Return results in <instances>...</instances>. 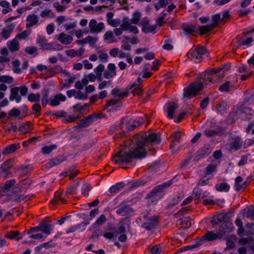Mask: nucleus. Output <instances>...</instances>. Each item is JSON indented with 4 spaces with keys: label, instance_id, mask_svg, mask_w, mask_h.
<instances>
[{
    "label": "nucleus",
    "instance_id": "f257e3e1",
    "mask_svg": "<svg viewBox=\"0 0 254 254\" xmlns=\"http://www.w3.org/2000/svg\"><path fill=\"white\" fill-rule=\"evenodd\" d=\"M160 142V135L155 133L145 132L138 134L132 140L125 143L126 147H128L129 150L124 151L122 149L113 156L112 161L116 164L120 165L129 163L134 159L145 157L146 153L145 147Z\"/></svg>",
    "mask_w": 254,
    "mask_h": 254
},
{
    "label": "nucleus",
    "instance_id": "f03ea898",
    "mask_svg": "<svg viewBox=\"0 0 254 254\" xmlns=\"http://www.w3.org/2000/svg\"><path fill=\"white\" fill-rule=\"evenodd\" d=\"M141 13L138 11H135L132 14V17L129 19L127 17H124L123 19V29L125 31L129 30L130 32L136 34L139 30L136 26L131 25V24H136L141 18Z\"/></svg>",
    "mask_w": 254,
    "mask_h": 254
},
{
    "label": "nucleus",
    "instance_id": "7ed1b4c3",
    "mask_svg": "<svg viewBox=\"0 0 254 254\" xmlns=\"http://www.w3.org/2000/svg\"><path fill=\"white\" fill-rule=\"evenodd\" d=\"M175 178L172 179L168 182L164 183L163 184L155 187L147 195V197L151 199L152 202H154V200H157L163 196V190L169 187L172 183Z\"/></svg>",
    "mask_w": 254,
    "mask_h": 254
},
{
    "label": "nucleus",
    "instance_id": "20e7f679",
    "mask_svg": "<svg viewBox=\"0 0 254 254\" xmlns=\"http://www.w3.org/2000/svg\"><path fill=\"white\" fill-rule=\"evenodd\" d=\"M118 215L125 217H130L134 214V210L127 200L122 201L117 207L116 211Z\"/></svg>",
    "mask_w": 254,
    "mask_h": 254
},
{
    "label": "nucleus",
    "instance_id": "39448f33",
    "mask_svg": "<svg viewBox=\"0 0 254 254\" xmlns=\"http://www.w3.org/2000/svg\"><path fill=\"white\" fill-rule=\"evenodd\" d=\"M204 85L201 81L195 82L190 84L188 88L184 91V95L187 97L195 96Z\"/></svg>",
    "mask_w": 254,
    "mask_h": 254
},
{
    "label": "nucleus",
    "instance_id": "423d86ee",
    "mask_svg": "<svg viewBox=\"0 0 254 254\" xmlns=\"http://www.w3.org/2000/svg\"><path fill=\"white\" fill-rule=\"evenodd\" d=\"M101 118V114L94 113L81 120L75 127L77 128L86 127L92 124L96 120L100 119Z\"/></svg>",
    "mask_w": 254,
    "mask_h": 254
},
{
    "label": "nucleus",
    "instance_id": "0eeeda50",
    "mask_svg": "<svg viewBox=\"0 0 254 254\" xmlns=\"http://www.w3.org/2000/svg\"><path fill=\"white\" fill-rule=\"evenodd\" d=\"M237 113L239 114L244 120H250L254 115V111L249 108L241 106L238 108V110L237 112L234 110L232 111L230 113L229 116L234 117L235 115Z\"/></svg>",
    "mask_w": 254,
    "mask_h": 254
},
{
    "label": "nucleus",
    "instance_id": "6e6552de",
    "mask_svg": "<svg viewBox=\"0 0 254 254\" xmlns=\"http://www.w3.org/2000/svg\"><path fill=\"white\" fill-rule=\"evenodd\" d=\"M242 144L243 141L240 136L230 134L229 138V150H238L241 148Z\"/></svg>",
    "mask_w": 254,
    "mask_h": 254
},
{
    "label": "nucleus",
    "instance_id": "1a4fd4ad",
    "mask_svg": "<svg viewBox=\"0 0 254 254\" xmlns=\"http://www.w3.org/2000/svg\"><path fill=\"white\" fill-rule=\"evenodd\" d=\"M218 73L219 71H216L214 69L206 70L200 74L199 78L200 80L199 81H201L204 85H207L209 83L212 82V76Z\"/></svg>",
    "mask_w": 254,
    "mask_h": 254
},
{
    "label": "nucleus",
    "instance_id": "9d476101",
    "mask_svg": "<svg viewBox=\"0 0 254 254\" xmlns=\"http://www.w3.org/2000/svg\"><path fill=\"white\" fill-rule=\"evenodd\" d=\"M158 224V218L156 216H153L147 219L141 225V227L145 230L150 231L156 228Z\"/></svg>",
    "mask_w": 254,
    "mask_h": 254
},
{
    "label": "nucleus",
    "instance_id": "9b49d317",
    "mask_svg": "<svg viewBox=\"0 0 254 254\" xmlns=\"http://www.w3.org/2000/svg\"><path fill=\"white\" fill-rule=\"evenodd\" d=\"M89 27L91 33H98L105 28V25L103 22L98 24L95 19H92L89 22Z\"/></svg>",
    "mask_w": 254,
    "mask_h": 254
},
{
    "label": "nucleus",
    "instance_id": "f8f14e48",
    "mask_svg": "<svg viewBox=\"0 0 254 254\" xmlns=\"http://www.w3.org/2000/svg\"><path fill=\"white\" fill-rule=\"evenodd\" d=\"M230 107V104L228 101H221L216 104V112L217 114L224 115L227 113Z\"/></svg>",
    "mask_w": 254,
    "mask_h": 254
},
{
    "label": "nucleus",
    "instance_id": "ddd939ff",
    "mask_svg": "<svg viewBox=\"0 0 254 254\" xmlns=\"http://www.w3.org/2000/svg\"><path fill=\"white\" fill-rule=\"evenodd\" d=\"M233 224L230 220H225L223 223L220 226L219 230V234L222 236L226 232H230L232 230Z\"/></svg>",
    "mask_w": 254,
    "mask_h": 254
},
{
    "label": "nucleus",
    "instance_id": "4468645a",
    "mask_svg": "<svg viewBox=\"0 0 254 254\" xmlns=\"http://www.w3.org/2000/svg\"><path fill=\"white\" fill-rule=\"evenodd\" d=\"M19 87H15L11 89L9 98L11 101H15V102L17 103L20 102L22 98L19 94Z\"/></svg>",
    "mask_w": 254,
    "mask_h": 254
},
{
    "label": "nucleus",
    "instance_id": "2eb2a0df",
    "mask_svg": "<svg viewBox=\"0 0 254 254\" xmlns=\"http://www.w3.org/2000/svg\"><path fill=\"white\" fill-rule=\"evenodd\" d=\"M41 231L43 233L49 235L50 234L54 228L53 224L50 221L45 220L41 222Z\"/></svg>",
    "mask_w": 254,
    "mask_h": 254
},
{
    "label": "nucleus",
    "instance_id": "dca6fc26",
    "mask_svg": "<svg viewBox=\"0 0 254 254\" xmlns=\"http://www.w3.org/2000/svg\"><path fill=\"white\" fill-rule=\"evenodd\" d=\"M66 100V97L62 93H58L51 98L49 101V104L52 106H56L60 104V101L64 102Z\"/></svg>",
    "mask_w": 254,
    "mask_h": 254
},
{
    "label": "nucleus",
    "instance_id": "f3484780",
    "mask_svg": "<svg viewBox=\"0 0 254 254\" xmlns=\"http://www.w3.org/2000/svg\"><path fill=\"white\" fill-rule=\"evenodd\" d=\"M222 236L219 234L214 233L213 231H209L204 235L200 240V241H212L216 240L218 238H221Z\"/></svg>",
    "mask_w": 254,
    "mask_h": 254
},
{
    "label": "nucleus",
    "instance_id": "a211bd4d",
    "mask_svg": "<svg viewBox=\"0 0 254 254\" xmlns=\"http://www.w3.org/2000/svg\"><path fill=\"white\" fill-rule=\"evenodd\" d=\"M224 131L225 128L223 127H220L217 128L216 130H214L205 129L204 131V134L208 137H210L217 135H222L224 133Z\"/></svg>",
    "mask_w": 254,
    "mask_h": 254
},
{
    "label": "nucleus",
    "instance_id": "6ab92c4d",
    "mask_svg": "<svg viewBox=\"0 0 254 254\" xmlns=\"http://www.w3.org/2000/svg\"><path fill=\"white\" fill-rule=\"evenodd\" d=\"M212 148L209 144H206L203 147L199 149L196 154L197 156L199 157V158H203L206 156H208L211 152Z\"/></svg>",
    "mask_w": 254,
    "mask_h": 254
},
{
    "label": "nucleus",
    "instance_id": "aec40b11",
    "mask_svg": "<svg viewBox=\"0 0 254 254\" xmlns=\"http://www.w3.org/2000/svg\"><path fill=\"white\" fill-rule=\"evenodd\" d=\"M65 52L66 56L71 58H74L75 57H80L84 54L85 52V49L80 48L77 50L70 49L66 50Z\"/></svg>",
    "mask_w": 254,
    "mask_h": 254
},
{
    "label": "nucleus",
    "instance_id": "412c9836",
    "mask_svg": "<svg viewBox=\"0 0 254 254\" xmlns=\"http://www.w3.org/2000/svg\"><path fill=\"white\" fill-rule=\"evenodd\" d=\"M36 42L37 44L43 49L49 50L51 48V43H47V40L45 37L38 35Z\"/></svg>",
    "mask_w": 254,
    "mask_h": 254
},
{
    "label": "nucleus",
    "instance_id": "4be33fe9",
    "mask_svg": "<svg viewBox=\"0 0 254 254\" xmlns=\"http://www.w3.org/2000/svg\"><path fill=\"white\" fill-rule=\"evenodd\" d=\"M167 112V117L170 119L173 118V114L175 110L178 108L177 104L171 102L166 104Z\"/></svg>",
    "mask_w": 254,
    "mask_h": 254
},
{
    "label": "nucleus",
    "instance_id": "5701e85b",
    "mask_svg": "<svg viewBox=\"0 0 254 254\" xmlns=\"http://www.w3.org/2000/svg\"><path fill=\"white\" fill-rule=\"evenodd\" d=\"M196 53L197 52L195 51L190 50L188 52L187 55L192 61L196 63H199L201 62L202 57L200 55L196 54Z\"/></svg>",
    "mask_w": 254,
    "mask_h": 254
},
{
    "label": "nucleus",
    "instance_id": "b1692460",
    "mask_svg": "<svg viewBox=\"0 0 254 254\" xmlns=\"http://www.w3.org/2000/svg\"><path fill=\"white\" fill-rule=\"evenodd\" d=\"M58 39L62 44L68 45L71 43L73 38L72 36L62 32L59 34Z\"/></svg>",
    "mask_w": 254,
    "mask_h": 254
},
{
    "label": "nucleus",
    "instance_id": "393cba45",
    "mask_svg": "<svg viewBox=\"0 0 254 254\" xmlns=\"http://www.w3.org/2000/svg\"><path fill=\"white\" fill-rule=\"evenodd\" d=\"M19 144H11L6 146L2 151L1 153L4 155H7L14 152L20 148Z\"/></svg>",
    "mask_w": 254,
    "mask_h": 254
},
{
    "label": "nucleus",
    "instance_id": "a878e982",
    "mask_svg": "<svg viewBox=\"0 0 254 254\" xmlns=\"http://www.w3.org/2000/svg\"><path fill=\"white\" fill-rule=\"evenodd\" d=\"M26 20V27L29 28L37 24L38 18L35 14H29L27 16Z\"/></svg>",
    "mask_w": 254,
    "mask_h": 254
},
{
    "label": "nucleus",
    "instance_id": "bb28decb",
    "mask_svg": "<svg viewBox=\"0 0 254 254\" xmlns=\"http://www.w3.org/2000/svg\"><path fill=\"white\" fill-rule=\"evenodd\" d=\"M7 45L8 49L11 52H15L19 50V42L15 38L10 42H8Z\"/></svg>",
    "mask_w": 254,
    "mask_h": 254
},
{
    "label": "nucleus",
    "instance_id": "cd10ccee",
    "mask_svg": "<svg viewBox=\"0 0 254 254\" xmlns=\"http://www.w3.org/2000/svg\"><path fill=\"white\" fill-rule=\"evenodd\" d=\"M15 25L11 24L6 27L4 28L1 32V36L4 39H7L12 33Z\"/></svg>",
    "mask_w": 254,
    "mask_h": 254
},
{
    "label": "nucleus",
    "instance_id": "c85d7f7f",
    "mask_svg": "<svg viewBox=\"0 0 254 254\" xmlns=\"http://www.w3.org/2000/svg\"><path fill=\"white\" fill-rule=\"evenodd\" d=\"M217 24L216 23H212L209 24L199 27V33L200 35H203L205 33L209 32L213 28H215Z\"/></svg>",
    "mask_w": 254,
    "mask_h": 254
},
{
    "label": "nucleus",
    "instance_id": "c756f323",
    "mask_svg": "<svg viewBox=\"0 0 254 254\" xmlns=\"http://www.w3.org/2000/svg\"><path fill=\"white\" fill-rule=\"evenodd\" d=\"M65 160V157L63 155H59L52 159L49 163V167L58 165Z\"/></svg>",
    "mask_w": 254,
    "mask_h": 254
},
{
    "label": "nucleus",
    "instance_id": "7c9ffc66",
    "mask_svg": "<svg viewBox=\"0 0 254 254\" xmlns=\"http://www.w3.org/2000/svg\"><path fill=\"white\" fill-rule=\"evenodd\" d=\"M177 224L179 225L186 224V228H189L192 225L191 220L190 217H184L177 220Z\"/></svg>",
    "mask_w": 254,
    "mask_h": 254
},
{
    "label": "nucleus",
    "instance_id": "2f4dec72",
    "mask_svg": "<svg viewBox=\"0 0 254 254\" xmlns=\"http://www.w3.org/2000/svg\"><path fill=\"white\" fill-rule=\"evenodd\" d=\"M120 128L123 130V131H127L132 130V127L131 124L128 123L126 121V119H122L121 124L119 127Z\"/></svg>",
    "mask_w": 254,
    "mask_h": 254
},
{
    "label": "nucleus",
    "instance_id": "473e14b6",
    "mask_svg": "<svg viewBox=\"0 0 254 254\" xmlns=\"http://www.w3.org/2000/svg\"><path fill=\"white\" fill-rule=\"evenodd\" d=\"M226 216V214H219L213 218L211 220V223L214 225H217L222 222H224V221H225Z\"/></svg>",
    "mask_w": 254,
    "mask_h": 254
},
{
    "label": "nucleus",
    "instance_id": "72a5a7b5",
    "mask_svg": "<svg viewBox=\"0 0 254 254\" xmlns=\"http://www.w3.org/2000/svg\"><path fill=\"white\" fill-rule=\"evenodd\" d=\"M106 221V217L105 215H101L96 221L95 222L93 223L91 227L93 228H97L100 226L102 225Z\"/></svg>",
    "mask_w": 254,
    "mask_h": 254
},
{
    "label": "nucleus",
    "instance_id": "f704fd0d",
    "mask_svg": "<svg viewBox=\"0 0 254 254\" xmlns=\"http://www.w3.org/2000/svg\"><path fill=\"white\" fill-rule=\"evenodd\" d=\"M49 91L47 89L43 90L42 93L41 102L43 107H45L47 103H49Z\"/></svg>",
    "mask_w": 254,
    "mask_h": 254
},
{
    "label": "nucleus",
    "instance_id": "c9c22d12",
    "mask_svg": "<svg viewBox=\"0 0 254 254\" xmlns=\"http://www.w3.org/2000/svg\"><path fill=\"white\" fill-rule=\"evenodd\" d=\"M124 186V183L123 182L118 183L116 184L111 186L109 191L111 193H116L119 192V191L123 188Z\"/></svg>",
    "mask_w": 254,
    "mask_h": 254
},
{
    "label": "nucleus",
    "instance_id": "e433bc0d",
    "mask_svg": "<svg viewBox=\"0 0 254 254\" xmlns=\"http://www.w3.org/2000/svg\"><path fill=\"white\" fill-rule=\"evenodd\" d=\"M183 29L186 35H192L195 30V27L192 25L185 24L183 25Z\"/></svg>",
    "mask_w": 254,
    "mask_h": 254
},
{
    "label": "nucleus",
    "instance_id": "4c0bfd02",
    "mask_svg": "<svg viewBox=\"0 0 254 254\" xmlns=\"http://www.w3.org/2000/svg\"><path fill=\"white\" fill-rule=\"evenodd\" d=\"M113 95L118 96L120 98H123L128 95L127 91L121 92L120 89L117 87L114 88L111 92Z\"/></svg>",
    "mask_w": 254,
    "mask_h": 254
},
{
    "label": "nucleus",
    "instance_id": "58836bf2",
    "mask_svg": "<svg viewBox=\"0 0 254 254\" xmlns=\"http://www.w3.org/2000/svg\"><path fill=\"white\" fill-rule=\"evenodd\" d=\"M181 133L180 131H176L173 134H172L171 136V138L173 139V142L171 145V148L172 149V151L174 148L175 147V142H178L181 138Z\"/></svg>",
    "mask_w": 254,
    "mask_h": 254
},
{
    "label": "nucleus",
    "instance_id": "ea45409f",
    "mask_svg": "<svg viewBox=\"0 0 254 254\" xmlns=\"http://www.w3.org/2000/svg\"><path fill=\"white\" fill-rule=\"evenodd\" d=\"M6 238L18 241L22 239V236L17 231H11L6 235Z\"/></svg>",
    "mask_w": 254,
    "mask_h": 254
},
{
    "label": "nucleus",
    "instance_id": "a19ab883",
    "mask_svg": "<svg viewBox=\"0 0 254 254\" xmlns=\"http://www.w3.org/2000/svg\"><path fill=\"white\" fill-rule=\"evenodd\" d=\"M104 69H105V66L102 64H99L94 69V71L96 74L98 79L100 81L101 80V77L102 75V72L104 70Z\"/></svg>",
    "mask_w": 254,
    "mask_h": 254
},
{
    "label": "nucleus",
    "instance_id": "79ce46f5",
    "mask_svg": "<svg viewBox=\"0 0 254 254\" xmlns=\"http://www.w3.org/2000/svg\"><path fill=\"white\" fill-rule=\"evenodd\" d=\"M15 183L16 181L14 179L7 181L3 186V192L9 191Z\"/></svg>",
    "mask_w": 254,
    "mask_h": 254
},
{
    "label": "nucleus",
    "instance_id": "37998d69",
    "mask_svg": "<svg viewBox=\"0 0 254 254\" xmlns=\"http://www.w3.org/2000/svg\"><path fill=\"white\" fill-rule=\"evenodd\" d=\"M57 145L52 144L49 146H45L42 148V152L45 155L50 154L54 149L57 148Z\"/></svg>",
    "mask_w": 254,
    "mask_h": 254
},
{
    "label": "nucleus",
    "instance_id": "c03bdc74",
    "mask_svg": "<svg viewBox=\"0 0 254 254\" xmlns=\"http://www.w3.org/2000/svg\"><path fill=\"white\" fill-rule=\"evenodd\" d=\"M31 31L30 30H24L20 33L17 34L15 37L16 39L20 40H25L31 34Z\"/></svg>",
    "mask_w": 254,
    "mask_h": 254
},
{
    "label": "nucleus",
    "instance_id": "a18cd8bd",
    "mask_svg": "<svg viewBox=\"0 0 254 254\" xmlns=\"http://www.w3.org/2000/svg\"><path fill=\"white\" fill-rule=\"evenodd\" d=\"M12 65L13 66L12 70L15 73H21V69L19 67L20 65V62L18 60H15L12 62Z\"/></svg>",
    "mask_w": 254,
    "mask_h": 254
},
{
    "label": "nucleus",
    "instance_id": "49530a36",
    "mask_svg": "<svg viewBox=\"0 0 254 254\" xmlns=\"http://www.w3.org/2000/svg\"><path fill=\"white\" fill-rule=\"evenodd\" d=\"M97 142V140L96 138L90 139L88 142L85 143L83 145L82 150L84 151L89 149L92 146L94 145Z\"/></svg>",
    "mask_w": 254,
    "mask_h": 254
},
{
    "label": "nucleus",
    "instance_id": "de8ad7c7",
    "mask_svg": "<svg viewBox=\"0 0 254 254\" xmlns=\"http://www.w3.org/2000/svg\"><path fill=\"white\" fill-rule=\"evenodd\" d=\"M215 188L218 191H228L230 189V186L227 183H222L216 185Z\"/></svg>",
    "mask_w": 254,
    "mask_h": 254
},
{
    "label": "nucleus",
    "instance_id": "09e8293b",
    "mask_svg": "<svg viewBox=\"0 0 254 254\" xmlns=\"http://www.w3.org/2000/svg\"><path fill=\"white\" fill-rule=\"evenodd\" d=\"M27 98L28 100L31 102H38L40 101V95L39 93H30Z\"/></svg>",
    "mask_w": 254,
    "mask_h": 254
},
{
    "label": "nucleus",
    "instance_id": "8fccbe9b",
    "mask_svg": "<svg viewBox=\"0 0 254 254\" xmlns=\"http://www.w3.org/2000/svg\"><path fill=\"white\" fill-rule=\"evenodd\" d=\"M13 81V77L9 75H0V82L10 84L12 83Z\"/></svg>",
    "mask_w": 254,
    "mask_h": 254
},
{
    "label": "nucleus",
    "instance_id": "3c124183",
    "mask_svg": "<svg viewBox=\"0 0 254 254\" xmlns=\"http://www.w3.org/2000/svg\"><path fill=\"white\" fill-rule=\"evenodd\" d=\"M246 217L252 221H254V206L251 205L246 211Z\"/></svg>",
    "mask_w": 254,
    "mask_h": 254
},
{
    "label": "nucleus",
    "instance_id": "603ef678",
    "mask_svg": "<svg viewBox=\"0 0 254 254\" xmlns=\"http://www.w3.org/2000/svg\"><path fill=\"white\" fill-rule=\"evenodd\" d=\"M183 198V196L181 195V194H179L178 195H177L176 197H174L173 200H172V202L170 203L168 205V207L169 208H170V207H174V206H175L176 204H178L180 201Z\"/></svg>",
    "mask_w": 254,
    "mask_h": 254
},
{
    "label": "nucleus",
    "instance_id": "864d4df0",
    "mask_svg": "<svg viewBox=\"0 0 254 254\" xmlns=\"http://www.w3.org/2000/svg\"><path fill=\"white\" fill-rule=\"evenodd\" d=\"M117 104H118L117 107L120 108L122 105L120 103H119L118 100L114 98V99H111L110 100H109L108 101L107 106H113L112 108V109L116 110L118 109H116V107H115L114 106H115Z\"/></svg>",
    "mask_w": 254,
    "mask_h": 254
},
{
    "label": "nucleus",
    "instance_id": "5fc2aeb1",
    "mask_svg": "<svg viewBox=\"0 0 254 254\" xmlns=\"http://www.w3.org/2000/svg\"><path fill=\"white\" fill-rule=\"evenodd\" d=\"M242 181L243 178L240 176H238L235 179L234 188L236 191H238L242 190L241 185L240 184L242 182Z\"/></svg>",
    "mask_w": 254,
    "mask_h": 254
},
{
    "label": "nucleus",
    "instance_id": "6e6d98bb",
    "mask_svg": "<svg viewBox=\"0 0 254 254\" xmlns=\"http://www.w3.org/2000/svg\"><path fill=\"white\" fill-rule=\"evenodd\" d=\"M200 245H201V243H198V244H196L195 245H191V246H188L185 247L184 248L179 249H178L176 252L175 254H178V253H182L183 252H184V251H187V250H190V249H192L195 248L196 247H197V246H199Z\"/></svg>",
    "mask_w": 254,
    "mask_h": 254
},
{
    "label": "nucleus",
    "instance_id": "4d7b16f0",
    "mask_svg": "<svg viewBox=\"0 0 254 254\" xmlns=\"http://www.w3.org/2000/svg\"><path fill=\"white\" fill-rule=\"evenodd\" d=\"M48 115H52L57 117H64L67 115V113L64 111H53L47 113Z\"/></svg>",
    "mask_w": 254,
    "mask_h": 254
},
{
    "label": "nucleus",
    "instance_id": "13d9d810",
    "mask_svg": "<svg viewBox=\"0 0 254 254\" xmlns=\"http://www.w3.org/2000/svg\"><path fill=\"white\" fill-rule=\"evenodd\" d=\"M40 16L45 18L46 17L51 16V17H55V14L52 12V10L50 9H46L42 11H41L40 13Z\"/></svg>",
    "mask_w": 254,
    "mask_h": 254
},
{
    "label": "nucleus",
    "instance_id": "bf43d9fd",
    "mask_svg": "<svg viewBox=\"0 0 254 254\" xmlns=\"http://www.w3.org/2000/svg\"><path fill=\"white\" fill-rule=\"evenodd\" d=\"M30 125L27 123L26 124L21 125L19 127V130L23 133H26L30 129Z\"/></svg>",
    "mask_w": 254,
    "mask_h": 254
},
{
    "label": "nucleus",
    "instance_id": "052dcab7",
    "mask_svg": "<svg viewBox=\"0 0 254 254\" xmlns=\"http://www.w3.org/2000/svg\"><path fill=\"white\" fill-rule=\"evenodd\" d=\"M194 51L197 52L196 54L200 55L201 56L208 53V50L204 47L201 45L199 46Z\"/></svg>",
    "mask_w": 254,
    "mask_h": 254
},
{
    "label": "nucleus",
    "instance_id": "680f3d73",
    "mask_svg": "<svg viewBox=\"0 0 254 254\" xmlns=\"http://www.w3.org/2000/svg\"><path fill=\"white\" fill-rule=\"evenodd\" d=\"M98 38L97 37H93L91 36H88L86 37V44L88 43L90 46H93L95 44Z\"/></svg>",
    "mask_w": 254,
    "mask_h": 254
},
{
    "label": "nucleus",
    "instance_id": "e2e57ef3",
    "mask_svg": "<svg viewBox=\"0 0 254 254\" xmlns=\"http://www.w3.org/2000/svg\"><path fill=\"white\" fill-rule=\"evenodd\" d=\"M217 166L215 164H209L206 168V172L207 174H211L216 171Z\"/></svg>",
    "mask_w": 254,
    "mask_h": 254
},
{
    "label": "nucleus",
    "instance_id": "0e129e2a",
    "mask_svg": "<svg viewBox=\"0 0 254 254\" xmlns=\"http://www.w3.org/2000/svg\"><path fill=\"white\" fill-rule=\"evenodd\" d=\"M156 25L144 26V27H142V31L145 33L153 32L156 30Z\"/></svg>",
    "mask_w": 254,
    "mask_h": 254
},
{
    "label": "nucleus",
    "instance_id": "69168bd1",
    "mask_svg": "<svg viewBox=\"0 0 254 254\" xmlns=\"http://www.w3.org/2000/svg\"><path fill=\"white\" fill-rule=\"evenodd\" d=\"M27 199H29V197L28 196L20 194L15 196L13 201L20 202L21 201H26Z\"/></svg>",
    "mask_w": 254,
    "mask_h": 254
},
{
    "label": "nucleus",
    "instance_id": "338daca9",
    "mask_svg": "<svg viewBox=\"0 0 254 254\" xmlns=\"http://www.w3.org/2000/svg\"><path fill=\"white\" fill-rule=\"evenodd\" d=\"M53 6L56 9V10L58 12H63L64 11L66 7L63 5L60 4L59 2H56L53 4Z\"/></svg>",
    "mask_w": 254,
    "mask_h": 254
},
{
    "label": "nucleus",
    "instance_id": "774afa93",
    "mask_svg": "<svg viewBox=\"0 0 254 254\" xmlns=\"http://www.w3.org/2000/svg\"><path fill=\"white\" fill-rule=\"evenodd\" d=\"M21 114L20 110L16 108H13L12 110L9 111L8 115L10 116L17 117H18Z\"/></svg>",
    "mask_w": 254,
    "mask_h": 254
}]
</instances>
